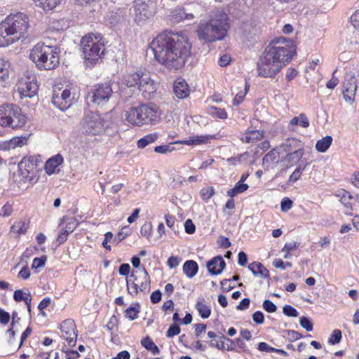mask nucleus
I'll use <instances>...</instances> for the list:
<instances>
[{
	"mask_svg": "<svg viewBox=\"0 0 359 359\" xmlns=\"http://www.w3.org/2000/svg\"><path fill=\"white\" fill-rule=\"evenodd\" d=\"M187 38L178 33L163 32L150 43L155 60L170 71L183 67L191 54Z\"/></svg>",
	"mask_w": 359,
	"mask_h": 359,
	"instance_id": "obj_1",
	"label": "nucleus"
},
{
	"mask_svg": "<svg viewBox=\"0 0 359 359\" xmlns=\"http://www.w3.org/2000/svg\"><path fill=\"white\" fill-rule=\"evenodd\" d=\"M295 53L293 43L284 38L279 39L266 48L257 62L258 76L274 78L292 59Z\"/></svg>",
	"mask_w": 359,
	"mask_h": 359,
	"instance_id": "obj_2",
	"label": "nucleus"
},
{
	"mask_svg": "<svg viewBox=\"0 0 359 359\" xmlns=\"http://www.w3.org/2000/svg\"><path fill=\"white\" fill-rule=\"evenodd\" d=\"M29 28L28 16L23 13L8 15L0 22V47L8 46L24 38Z\"/></svg>",
	"mask_w": 359,
	"mask_h": 359,
	"instance_id": "obj_3",
	"label": "nucleus"
},
{
	"mask_svg": "<svg viewBox=\"0 0 359 359\" xmlns=\"http://www.w3.org/2000/svg\"><path fill=\"white\" fill-rule=\"evenodd\" d=\"M229 17L223 11H215L208 21H201L197 29V35L204 43L222 40L229 29Z\"/></svg>",
	"mask_w": 359,
	"mask_h": 359,
	"instance_id": "obj_4",
	"label": "nucleus"
},
{
	"mask_svg": "<svg viewBox=\"0 0 359 359\" xmlns=\"http://www.w3.org/2000/svg\"><path fill=\"white\" fill-rule=\"evenodd\" d=\"M29 58L39 69L51 70L60 64V52L56 46L39 43L31 50Z\"/></svg>",
	"mask_w": 359,
	"mask_h": 359,
	"instance_id": "obj_5",
	"label": "nucleus"
},
{
	"mask_svg": "<svg viewBox=\"0 0 359 359\" xmlns=\"http://www.w3.org/2000/svg\"><path fill=\"white\" fill-rule=\"evenodd\" d=\"M81 46L87 66H93L102 60L104 52V41L101 34L95 33L83 36Z\"/></svg>",
	"mask_w": 359,
	"mask_h": 359,
	"instance_id": "obj_6",
	"label": "nucleus"
},
{
	"mask_svg": "<svg viewBox=\"0 0 359 359\" xmlns=\"http://www.w3.org/2000/svg\"><path fill=\"white\" fill-rule=\"evenodd\" d=\"M27 122V117L15 104L0 105V126L13 130H22Z\"/></svg>",
	"mask_w": 359,
	"mask_h": 359,
	"instance_id": "obj_7",
	"label": "nucleus"
},
{
	"mask_svg": "<svg viewBox=\"0 0 359 359\" xmlns=\"http://www.w3.org/2000/svg\"><path fill=\"white\" fill-rule=\"evenodd\" d=\"M40 162L39 156H25L18 163V170L13 174L12 181L19 187H22L27 182L32 183L34 180L33 175Z\"/></svg>",
	"mask_w": 359,
	"mask_h": 359,
	"instance_id": "obj_8",
	"label": "nucleus"
},
{
	"mask_svg": "<svg viewBox=\"0 0 359 359\" xmlns=\"http://www.w3.org/2000/svg\"><path fill=\"white\" fill-rule=\"evenodd\" d=\"M122 83L128 87H137L144 97H146L145 94L150 95L156 90V83L150 75L142 72L124 74L122 78Z\"/></svg>",
	"mask_w": 359,
	"mask_h": 359,
	"instance_id": "obj_9",
	"label": "nucleus"
},
{
	"mask_svg": "<svg viewBox=\"0 0 359 359\" xmlns=\"http://www.w3.org/2000/svg\"><path fill=\"white\" fill-rule=\"evenodd\" d=\"M126 283L128 292L133 297L137 296L139 292L146 294L151 288L150 276L144 266L142 269L133 271L126 279Z\"/></svg>",
	"mask_w": 359,
	"mask_h": 359,
	"instance_id": "obj_10",
	"label": "nucleus"
},
{
	"mask_svg": "<svg viewBox=\"0 0 359 359\" xmlns=\"http://www.w3.org/2000/svg\"><path fill=\"white\" fill-rule=\"evenodd\" d=\"M108 123L100 114L88 112L85 114L79 123V131L88 135H98L105 132Z\"/></svg>",
	"mask_w": 359,
	"mask_h": 359,
	"instance_id": "obj_11",
	"label": "nucleus"
},
{
	"mask_svg": "<svg viewBox=\"0 0 359 359\" xmlns=\"http://www.w3.org/2000/svg\"><path fill=\"white\" fill-rule=\"evenodd\" d=\"M18 90L20 96L32 97L38 92L39 86L34 74H25L21 77L17 84Z\"/></svg>",
	"mask_w": 359,
	"mask_h": 359,
	"instance_id": "obj_12",
	"label": "nucleus"
},
{
	"mask_svg": "<svg viewBox=\"0 0 359 359\" xmlns=\"http://www.w3.org/2000/svg\"><path fill=\"white\" fill-rule=\"evenodd\" d=\"M134 20L140 25L144 24L147 20L154 16L155 13L154 6L152 4H147L143 0H135Z\"/></svg>",
	"mask_w": 359,
	"mask_h": 359,
	"instance_id": "obj_13",
	"label": "nucleus"
},
{
	"mask_svg": "<svg viewBox=\"0 0 359 359\" xmlns=\"http://www.w3.org/2000/svg\"><path fill=\"white\" fill-rule=\"evenodd\" d=\"M112 95L113 90L111 84L104 83L95 86L90 98L94 104L104 105L109 100Z\"/></svg>",
	"mask_w": 359,
	"mask_h": 359,
	"instance_id": "obj_14",
	"label": "nucleus"
},
{
	"mask_svg": "<svg viewBox=\"0 0 359 359\" xmlns=\"http://www.w3.org/2000/svg\"><path fill=\"white\" fill-rule=\"evenodd\" d=\"M73 98L69 89L65 88L61 91L60 88H54L51 102L55 107L65 111L72 104Z\"/></svg>",
	"mask_w": 359,
	"mask_h": 359,
	"instance_id": "obj_15",
	"label": "nucleus"
},
{
	"mask_svg": "<svg viewBox=\"0 0 359 359\" xmlns=\"http://www.w3.org/2000/svg\"><path fill=\"white\" fill-rule=\"evenodd\" d=\"M140 106L144 125H154L161 120L162 113L156 104L149 103Z\"/></svg>",
	"mask_w": 359,
	"mask_h": 359,
	"instance_id": "obj_16",
	"label": "nucleus"
},
{
	"mask_svg": "<svg viewBox=\"0 0 359 359\" xmlns=\"http://www.w3.org/2000/svg\"><path fill=\"white\" fill-rule=\"evenodd\" d=\"M62 337L65 339L68 345L73 347L76 345L77 331L74 321L72 319L64 320L60 325Z\"/></svg>",
	"mask_w": 359,
	"mask_h": 359,
	"instance_id": "obj_17",
	"label": "nucleus"
},
{
	"mask_svg": "<svg viewBox=\"0 0 359 359\" xmlns=\"http://www.w3.org/2000/svg\"><path fill=\"white\" fill-rule=\"evenodd\" d=\"M357 90L356 79L353 73H347L343 85V95L346 102H353Z\"/></svg>",
	"mask_w": 359,
	"mask_h": 359,
	"instance_id": "obj_18",
	"label": "nucleus"
},
{
	"mask_svg": "<svg viewBox=\"0 0 359 359\" xmlns=\"http://www.w3.org/2000/svg\"><path fill=\"white\" fill-rule=\"evenodd\" d=\"M141 111V106L131 107L128 111H126V120L130 124L136 126H142L144 125L142 114Z\"/></svg>",
	"mask_w": 359,
	"mask_h": 359,
	"instance_id": "obj_19",
	"label": "nucleus"
},
{
	"mask_svg": "<svg viewBox=\"0 0 359 359\" xmlns=\"http://www.w3.org/2000/svg\"><path fill=\"white\" fill-rule=\"evenodd\" d=\"M280 161L279 151L272 149L264 156L262 166L266 170L274 169Z\"/></svg>",
	"mask_w": 359,
	"mask_h": 359,
	"instance_id": "obj_20",
	"label": "nucleus"
},
{
	"mask_svg": "<svg viewBox=\"0 0 359 359\" xmlns=\"http://www.w3.org/2000/svg\"><path fill=\"white\" fill-rule=\"evenodd\" d=\"M195 18V15L187 12L184 8H177L174 9L170 16L169 19L172 23H179L182 21H191Z\"/></svg>",
	"mask_w": 359,
	"mask_h": 359,
	"instance_id": "obj_21",
	"label": "nucleus"
},
{
	"mask_svg": "<svg viewBox=\"0 0 359 359\" xmlns=\"http://www.w3.org/2000/svg\"><path fill=\"white\" fill-rule=\"evenodd\" d=\"M226 263L221 256H217L207 263V268L212 275H218L222 272Z\"/></svg>",
	"mask_w": 359,
	"mask_h": 359,
	"instance_id": "obj_22",
	"label": "nucleus"
},
{
	"mask_svg": "<svg viewBox=\"0 0 359 359\" xmlns=\"http://www.w3.org/2000/svg\"><path fill=\"white\" fill-rule=\"evenodd\" d=\"M77 226L78 221L74 218L69 219L57 238V245L63 244L67 241L68 235L72 233Z\"/></svg>",
	"mask_w": 359,
	"mask_h": 359,
	"instance_id": "obj_23",
	"label": "nucleus"
},
{
	"mask_svg": "<svg viewBox=\"0 0 359 359\" xmlns=\"http://www.w3.org/2000/svg\"><path fill=\"white\" fill-rule=\"evenodd\" d=\"M173 91L176 97L180 99L187 97L190 93L189 86L184 80L175 81L173 84Z\"/></svg>",
	"mask_w": 359,
	"mask_h": 359,
	"instance_id": "obj_24",
	"label": "nucleus"
},
{
	"mask_svg": "<svg viewBox=\"0 0 359 359\" xmlns=\"http://www.w3.org/2000/svg\"><path fill=\"white\" fill-rule=\"evenodd\" d=\"M64 158L60 154L50 158L45 163L46 172L50 175L55 172L56 168L63 163Z\"/></svg>",
	"mask_w": 359,
	"mask_h": 359,
	"instance_id": "obj_25",
	"label": "nucleus"
},
{
	"mask_svg": "<svg viewBox=\"0 0 359 359\" xmlns=\"http://www.w3.org/2000/svg\"><path fill=\"white\" fill-rule=\"evenodd\" d=\"M286 153L293 152L304 149V143L296 138H288L280 146Z\"/></svg>",
	"mask_w": 359,
	"mask_h": 359,
	"instance_id": "obj_26",
	"label": "nucleus"
},
{
	"mask_svg": "<svg viewBox=\"0 0 359 359\" xmlns=\"http://www.w3.org/2000/svg\"><path fill=\"white\" fill-rule=\"evenodd\" d=\"M248 269L255 276L269 278V270L260 262H254L251 263L249 264Z\"/></svg>",
	"mask_w": 359,
	"mask_h": 359,
	"instance_id": "obj_27",
	"label": "nucleus"
},
{
	"mask_svg": "<svg viewBox=\"0 0 359 359\" xmlns=\"http://www.w3.org/2000/svg\"><path fill=\"white\" fill-rule=\"evenodd\" d=\"M214 137L210 135H201L190 137L188 140H182L181 142L186 145H198L207 143Z\"/></svg>",
	"mask_w": 359,
	"mask_h": 359,
	"instance_id": "obj_28",
	"label": "nucleus"
},
{
	"mask_svg": "<svg viewBox=\"0 0 359 359\" xmlns=\"http://www.w3.org/2000/svg\"><path fill=\"white\" fill-rule=\"evenodd\" d=\"M304 149L287 153L283 161L287 163V167L292 166L300 161V159L304 156Z\"/></svg>",
	"mask_w": 359,
	"mask_h": 359,
	"instance_id": "obj_29",
	"label": "nucleus"
},
{
	"mask_svg": "<svg viewBox=\"0 0 359 359\" xmlns=\"http://www.w3.org/2000/svg\"><path fill=\"white\" fill-rule=\"evenodd\" d=\"M182 270L187 278H192L198 273V266L195 261L187 260L184 263Z\"/></svg>",
	"mask_w": 359,
	"mask_h": 359,
	"instance_id": "obj_30",
	"label": "nucleus"
},
{
	"mask_svg": "<svg viewBox=\"0 0 359 359\" xmlns=\"http://www.w3.org/2000/svg\"><path fill=\"white\" fill-rule=\"evenodd\" d=\"M297 125L303 128L309 126V121L306 114H300L299 116L293 117L289 123V127L292 130H294V127Z\"/></svg>",
	"mask_w": 359,
	"mask_h": 359,
	"instance_id": "obj_31",
	"label": "nucleus"
},
{
	"mask_svg": "<svg viewBox=\"0 0 359 359\" xmlns=\"http://www.w3.org/2000/svg\"><path fill=\"white\" fill-rule=\"evenodd\" d=\"M353 199V196L348 192H346L341 198V203L344 205L345 210L344 213L347 215H352L353 203L351 201Z\"/></svg>",
	"mask_w": 359,
	"mask_h": 359,
	"instance_id": "obj_32",
	"label": "nucleus"
},
{
	"mask_svg": "<svg viewBox=\"0 0 359 359\" xmlns=\"http://www.w3.org/2000/svg\"><path fill=\"white\" fill-rule=\"evenodd\" d=\"M158 139L157 133H150L143 137L140 138L137 142V146L139 149H143L147 145L154 143Z\"/></svg>",
	"mask_w": 359,
	"mask_h": 359,
	"instance_id": "obj_33",
	"label": "nucleus"
},
{
	"mask_svg": "<svg viewBox=\"0 0 359 359\" xmlns=\"http://www.w3.org/2000/svg\"><path fill=\"white\" fill-rule=\"evenodd\" d=\"M332 142V137L331 136H325V137L317 141L316 144V149L319 152H325L330 147Z\"/></svg>",
	"mask_w": 359,
	"mask_h": 359,
	"instance_id": "obj_34",
	"label": "nucleus"
},
{
	"mask_svg": "<svg viewBox=\"0 0 359 359\" xmlns=\"http://www.w3.org/2000/svg\"><path fill=\"white\" fill-rule=\"evenodd\" d=\"M36 6L43 10H52L57 6L61 0H33Z\"/></svg>",
	"mask_w": 359,
	"mask_h": 359,
	"instance_id": "obj_35",
	"label": "nucleus"
},
{
	"mask_svg": "<svg viewBox=\"0 0 359 359\" xmlns=\"http://www.w3.org/2000/svg\"><path fill=\"white\" fill-rule=\"evenodd\" d=\"M196 309L202 318H208L211 314L210 308L203 304L199 299L196 302Z\"/></svg>",
	"mask_w": 359,
	"mask_h": 359,
	"instance_id": "obj_36",
	"label": "nucleus"
},
{
	"mask_svg": "<svg viewBox=\"0 0 359 359\" xmlns=\"http://www.w3.org/2000/svg\"><path fill=\"white\" fill-rule=\"evenodd\" d=\"M141 344L146 349L151 351L154 355H157L160 352L158 347L149 337L142 339L141 341Z\"/></svg>",
	"mask_w": 359,
	"mask_h": 359,
	"instance_id": "obj_37",
	"label": "nucleus"
},
{
	"mask_svg": "<svg viewBox=\"0 0 359 359\" xmlns=\"http://www.w3.org/2000/svg\"><path fill=\"white\" fill-rule=\"evenodd\" d=\"M8 68L9 63L6 60L0 59V83H2L8 78Z\"/></svg>",
	"mask_w": 359,
	"mask_h": 359,
	"instance_id": "obj_38",
	"label": "nucleus"
},
{
	"mask_svg": "<svg viewBox=\"0 0 359 359\" xmlns=\"http://www.w3.org/2000/svg\"><path fill=\"white\" fill-rule=\"evenodd\" d=\"M28 229V224L24 221H19L17 222H15L13 226H11V230L13 232H16L19 234L25 233H26L27 230Z\"/></svg>",
	"mask_w": 359,
	"mask_h": 359,
	"instance_id": "obj_39",
	"label": "nucleus"
},
{
	"mask_svg": "<svg viewBox=\"0 0 359 359\" xmlns=\"http://www.w3.org/2000/svg\"><path fill=\"white\" fill-rule=\"evenodd\" d=\"M130 233L131 231L130 229L128 227H123L114 238L113 237V243L118 245L120 242H121V241L128 236Z\"/></svg>",
	"mask_w": 359,
	"mask_h": 359,
	"instance_id": "obj_40",
	"label": "nucleus"
},
{
	"mask_svg": "<svg viewBox=\"0 0 359 359\" xmlns=\"http://www.w3.org/2000/svg\"><path fill=\"white\" fill-rule=\"evenodd\" d=\"M27 142V137L25 136L14 137L10 140V146L13 148L21 147Z\"/></svg>",
	"mask_w": 359,
	"mask_h": 359,
	"instance_id": "obj_41",
	"label": "nucleus"
},
{
	"mask_svg": "<svg viewBox=\"0 0 359 359\" xmlns=\"http://www.w3.org/2000/svg\"><path fill=\"white\" fill-rule=\"evenodd\" d=\"M139 307L140 304H137L136 306H130L129 308H128L125 311L126 317L130 320H133L137 318V315L140 312Z\"/></svg>",
	"mask_w": 359,
	"mask_h": 359,
	"instance_id": "obj_42",
	"label": "nucleus"
},
{
	"mask_svg": "<svg viewBox=\"0 0 359 359\" xmlns=\"http://www.w3.org/2000/svg\"><path fill=\"white\" fill-rule=\"evenodd\" d=\"M201 196L205 201H208L215 194V189L212 187L203 188L201 190Z\"/></svg>",
	"mask_w": 359,
	"mask_h": 359,
	"instance_id": "obj_43",
	"label": "nucleus"
},
{
	"mask_svg": "<svg viewBox=\"0 0 359 359\" xmlns=\"http://www.w3.org/2000/svg\"><path fill=\"white\" fill-rule=\"evenodd\" d=\"M209 113L215 115L221 119H225L227 118V113L224 109L218 108L216 107H212L210 108Z\"/></svg>",
	"mask_w": 359,
	"mask_h": 359,
	"instance_id": "obj_44",
	"label": "nucleus"
},
{
	"mask_svg": "<svg viewBox=\"0 0 359 359\" xmlns=\"http://www.w3.org/2000/svg\"><path fill=\"white\" fill-rule=\"evenodd\" d=\"M341 339V332L339 330H334L328 339V343L330 344H337Z\"/></svg>",
	"mask_w": 359,
	"mask_h": 359,
	"instance_id": "obj_45",
	"label": "nucleus"
},
{
	"mask_svg": "<svg viewBox=\"0 0 359 359\" xmlns=\"http://www.w3.org/2000/svg\"><path fill=\"white\" fill-rule=\"evenodd\" d=\"M152 233V224L151 222H146L142 226L140 229V233L142 236L149 238Z\"/></svg>",
	"mask_w": 359,
	"mask_h": 359,
	"instance_id": "obj_46",
	"label": "nucleus"
},
{
	"mask_svg": "<svg viewBox=\"0 0 359 359\" xmlns=\"http://www.w3.org/2000/svg\"><path fill=\"white\" fill-rule=\"evenodd\" d=\"M304 170V168L297 167L290 176L288 183L291 184L297 182L300 178Z\"/></svg>",
	"mask_w": 359,
	"mask_h": 359,
	"instance_id": "obj_47",
	"label": "nucleus"
},
{
	"mask_svg": "<svg viewBox=\"0 0 359 359\" xmlns=\"http://www.w3.org/2000/svg\"><path fill=\"white\" fill-rule=\"evenodd\" d=\"M283 313L289 317H297L299 315L298 311L296 309L290 305H285L283 308Z\"/></svg>",
	"mask_w": 359,
	"mask_h": 359,
	"instance_id": "obj_48",
	"label": "nucleus"
},
{
	"mask_svg": "<svg viewBox=\"0 0 359 359\" xmlns=\"http://www.w3.org/2000/svg\"><path fill=\"white\" fill-rule=\"evenodd\" d=\"M180 332V326L177 324L174 323L172 325H170V327L168 328V330L167 331L166 336L168 338H171V337H173L175 335L179 334Z\"/></svg>",
	"mask_w": 359,
	"mask_h": 359,
	"instance_id": "obj_49",
	"label": "nucleus"
},
{
	"mask_svg": "<svg viewBox=\"0 0 359 359\" xmlns=\"http://www.w3.org/2000/svg\"><path fill=\"white\" fill-rule=\"evenodd\" d=\"M262 306L263 309L268 313H274L277 310V306L269 299L264 300Z\"/></svg>",
	"mask_w": 359,
	"mask_h": 359,
	"instance_id": "obj_50",
	"label": "nucleus"
},
{
	"mask_svg": "<svg viewBox=\"0 0 359 359\" xmlns=\"http://www.w3.org/2000/svg\"><path fill=\"white\" fill-rule=\"evenodd\" d=\"M292 207V201L290 198L285 197L283 198L281 203L280 208L283 212H287L290 210Z\"/></svg>",
	"mask_w": 359,
	"mask_h": 359,
	"instance_id": "obj_51",
	"label": "nucleus"
},
{
	"mask_svg": "<svg viewBox=\"0 0 359 359\" xmlns=\"http://www.w3.org/2000/svg\"><path fill=\"white\" fill-rule=\"evenodd\" d=\"M299 323L306 331H311L313 330L312 322L306 317H302L300 318Z\"/></svg>",
	"mask_w": 359,
	"mask_h": 359,
	"instance_id": "obj_52",
	"label": "nucleus"
},
{
	"mask_svg": "<svg viewBox=\"0 0 359 359\" xmlns=\"http://www.w3.org/2000/svg\"><path fill=\"white\" fill-rule=\"evenodd\" d=\"M109 242L113 243V233L109 231L105 233L102 245L106 250H111V246L108 245Z\"/></svg>",
	"mask_w": 359,
	"mask_h": 359,
	"instance_id": "obj_53",
	"label": "nucleus"
},
{
	"mask_svg": "<svg viewBox=\"0 0 359 359\" xmlns=\"http://www.w3.org/2000/svg\"><path fill=\"white\" fill-rule=\"evenodd\" d=\"M174 150V147L171 145H161L154 148V151L159 154H167Z\"/></svg>",
	"mask_w": 359,
	"mask_h": 359,
	"instance_id": "obj_54",
	"label": "nucleus"
},
{
	"mask_svg": "<svg viewBox=\"0 0 359 359\" xmlns=\"http://www.w3.org/2000/svg\"><path fill=\"white\" fill-rule=\"evenodd\" d=\"M219 337L220 338V339H224L230 343V344H227L226 346L225 345V348H224V350L231 351H233L236 349V345L235 340L233 341L232 339L227 338L226 337H225L223 334H221V336H219Z\"/></svg>",
	"mask_w": 359,
	"mask_h": 359,
	"instance_id": "obj_55",
	"label": "nucleus"
},
{
	"mask_svg": "<svg viewBox=\"0 0 359 359\" xmlns=\"http://www.w3.org/2000/svg\"><path fill=\"white\" fill-rule=\"evenodd\" d=\"M46 262V257H36L33 260L32 266L34 269L42 267L45 265Z\"/></svg>",
	"mask_w": 359,
	"mask_h": 359,
	"instance_id": "obj_56",
	"label": "nucleus"
},
{
	"mask_svg": "<svg viewBox=\"0 0 359 359\" xmlns=\"http://www.w3.org/2000/svg\"><path fill=\"white\" fill-rule=\"evenodd\" d=\"M336 72L337 69L334 71L331 79L329 80L326 83V87L329 89H334L339 83V79L337 77L335 76Z\"/></svg>",
	"mask_w": 359,
	"mask_h": 359,
	"instance_id": "obj_57",
	"label": "nucleus"
},
{
	"mask_svg": "<svg viewBox=\"0 0 359 359\" xmlns=\"http://www.w3.org/2000/svg\"><path fill=\"white\" fill-rule=\"evenodd\" d=\"M13 212L12 205L9 203H6L1 210L0 215L2 217H9Z\"/></svg>",
	"mask_w": 359,
	"mask_h": 359,
	"instance_id": "obj_58",
	"label": "nucleus"
},
{
	"mask_svg": "<svg viewBox=\"0 0 359 359\" xmlns=\"http://www.w3.org/2000/svg\"><path fill=\"white\" fill-rule=\"evenodd\" d=\"M184 229H185L186 233H187L189 234H192L196 231V226H195L194 224L193 223V222L190 219H187L185 222Z\"/></svg>",
	"mask_w": 359,
	"mask_h": 359,
	"instance_id": "obj_59",
	"label": "nucleus"
},
{
	"mask_svg": "<svg viewBox=\"0 0 359 359\" xmlns=\"http://www.w3.org/2000/svg\"><path fill=\"white\" fill-rule=\"evenodd\" d=\"M248 131L250 135V137H251L252 142H254L257 140H261L264 136L263 132L260 131V130H248Z\"/></svg>",
	"mask_w": 359,
	"mask_h": 359,
	"instance_id": "obj_60",
	"label": "nucleus"
},
{
	"mask_svg": "<svg viewBox=\"0 0 359 359\" xmlns=\"http://www.w3.org/2000/svg\"><path fill=\"white\" fill-rule=\"evenodd\" d=\"M252 320L256 324H262L264 321V316L262 311H257L252 315Z\"/></svg>",
	"mask_w": 359,
	"mask_h": 359,
	"instance_id": "obj_61",
	"label": "nucleus"
},
{
	"mask_svg": "<svg viewBox=\"0 0 359 359\" xmlns=\"http://www.w3.org/2000/svg\"><path fill=\"white\" fill-rule=\"evenodd\" d=\"M299 247V243L297 242H290L285 244L283 251H285L289 254L291 251L297 249Z\"/></svg>",
	"mask_w": 359,
	"mask_h": 359,
	"instance_id": "obj_62",
	"label": "nucleus"
},
{
	"mask_svg": "<svg viewBox=\"0 0 359 359\" xmlns=\"http://www.w3.org/2000/svg\"><path fill=\"white\" fill-rule=\"evenodd\" d=\"M10 318V314L8 312L0 309V323L3 325H6L9 322Z\"/></svg>",
	"mask_w": 359,
	"mask_h": 359,
	"instance_id": "obj_63",
	"label": "nucleus"
},
{
	"mask_svg": "<svg viewBox=\"0 0 359 359\" xmlns=\"http://www.w3.org/2000/svg\"><path fill=\"white\" fill-rule=\"evenodd\" d=\"M351 22L355 29H359V11H356L351 17Z\"/></svg>",
	"mask_w": 359,
	"mask_h": 359,
	"instance_id": "obj_64",
	"label": "nucleus"
}]
</instances>
